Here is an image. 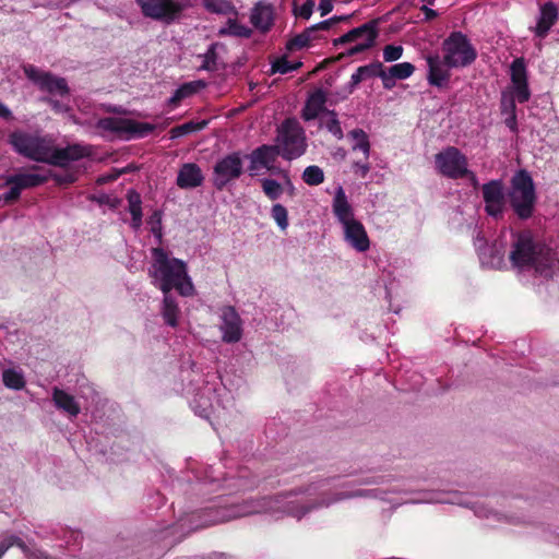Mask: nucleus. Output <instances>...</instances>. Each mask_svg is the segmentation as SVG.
Returning a JSON list of instances; mask_svg holds the SVG:
<instances>
[{
    "label": "nucleus",
    "mask_w": 559,
    "mask_h": 559,
    "mask_svg": "<svg viewBox=\"0 0 559 559\" xmlns=\"http://www.w3.org/2000/svg\"><path fill=\"white\" fill-rule=\"evenodd\" d=\"M261 185L263 192L272 201L277 200L283 193L282 186L274 179H263Z\"/></svg>",
    "instance_id": "obj_37"
},
{
    "label": "nucleus",
    "mask_w": 559,
    "mask_h": 559,
    "mask_svg": "<svg viewBox=\"0 0 559 559\" xmlns=\"http://www.w3.org/2000/svg\"><path fill=\"white\" fill-rule=\"evenodd\" d=\"M379 78L382 80L383 87L386 90H391L395 85V78L392 76L390 73V70L386 72L384 68L382 67V73L378 74Z\"/></svg>",
    "instance_id": "obj_52"
},
{
    "label": "nucleus",
    "mask_w": 559,
    "mask_h": 559,
    "mask_svg": "<svg viewBox=\"0 0 559 559\" xmlns=\"http://www.w3.org/2000/svg\"><path fill=\"white\" fill-rule=\"evenodd\" d=\"M510 96L514 97V102L518 100L521 104L528 102L531 98V91L528 87V83L525 82V83L514 84L513 93Z\"/></svg>",
    "instance_id": "obj_39"
},
{
    "label": "nucleus",
    "mask_w": 559,
    "mask_h": 559,
    "mask_svg": "<svg viewBox=\"0 0 559 559\" xmlns=\"http://www.w3.org/2000/svg\"><path fill=\"white\" fill-rule=\"evenodd\" d=\"M314 4V0H306L305 3L298 8L296 2H294L293 13L297 17L309 20L312 15Z\"/></svg>",
    "instance_id": "obj_41"
},
{
    "label": "nucleus",
    "mask_w": 559,
    "mask_h": 559,
    "mask_svg": "<svg viewBox=\"0 0 559 559\" xmlns=\"http://www.w3.org/2000/svg\"><path fill=\"white\" fill-rule=\"evenodd\" d=\"M301 178L308 186H319L324 181V173L319 166L311 165L305 168Z\"/></svg>",
    "instance_id": "obj_33"
},
{
    "label": "nucleus",
    "mask_w": 559,
    "mask_h": 559,
    "mask_svg": "<svg viewBox=\"0 0 559 559\" xmlns=\"http://www.w3.org/2000/svg\"><path fill=\"white\" fill-rule=\"evenodd\" d=\"M354 167H355V174L359 175L361 178H365L369 170H370V164L368 163V160H356L354 163Z\"/></svg>",
    "instance_id": "obj_51"
},
{
    "label": "nucleus",
    "mask_w": 559,
    "mask_h": 559,
    "mask_svg": "<svg viewBox=\"0 0 559 559\" xmlns=\"http://www.w3.org/2000/svg\"><path fill=\"white\" fill-rule=\"evenodd\" d=\"M348 136L355 141L353 150L360 151L364 155V159L368 160L370 155V142L368 134L362 129H354L348 132Z\"/></svg>",
    "instance_id": "obj_27"
},
{
    "label": "nucleus",
    "mask_w": 559,
    "mask_h": 559,
    "mask_svg": "<svg viewBox=\"0 0 559 559\" xmlns=\"http://www.w3.org/2000/svg\"><path fill=\"white\" fill-rule=\"evenodd\" d=\"M153 264L150 275L153 283L164 293L168 294L176 288L182 296H191L194 287L187 273V265L183 261L170 258L162 248L152 250Z\"/></svg>",
    "instance_id": "obj_2"
},
{
    "label": "nucleus",
    "mask_w": 559,
    "mask_h": 559,
    "mask_svg": "<svg viewBox=\"0 0 559 559\" xmlns=\"http://www.w3.org/2000/svg\"><path fill=\"white\" fill-rule=\"evenodd\" d=\"M144 16L171 23L181 12L182 7L175 0H136Z\"/></svg>",
    "instance_id": "obj_10"
},
{
    "label": "nucleus",
    "mask_w": 559,
    "mask_h": 559,
    "mask_svg": "<svg viewBox=\"0 0 559 559\" xmlns=\"http://www.w3.org/2000/svg\"><path fill=\"white\" fill-rule=\"evenodd\" d=\"M206 124H207L206 120H202V121H198V122H194V121L186 122L183 124L173 128L170 130V138L176 139V138H180V136L187 135L192 132L200 131V130L204 129L206 127Z\"/></svg>",
    "instance_id": "obj_32"
},
{
    "label": "nucleus",
    "mask_w": 559,
    "mask_h": 559,
    "mask_svg": "<svg viewBox=\"0 0 559 559\" xmlns=\"http://www.w3.org/2000/svg\"><path fill=\"white\" fill-rule=\"evenodd\" d=\"M554 255L552 249L534 237L531 230H522L515 235L509 259L514 267H533L539 275L550 277Z\"/></svg>",
    "instance_id": "obj_1"
},
{
    "label": "nucleus",
    "mask_w": 559,
    "mask_h": 559,
    "mask_svg": "<svg viewBox=\"0 0 559 559\" xmlns=\"http://www.w3.org/2000/svg\"><path fill=\"white\" fill-rule=\"evenodd\" d=\"M221 317L223 324V340L227 343L237 342L241 336V320L234 308L225 307L222 309Z\"/></svg>",
    "instance_id": "obj_16"
},
{
    "label": "nucleus",
    "mask_w": 559,
    "mask_h": 559,
    "mask_svg": "<svg viewBox=\"0 0 559 559\" xmlns=\"http://www.w3.org/2000/svg\"><path fill=\"white\" fill-rule=\"evenodd\" d=\"M428 64V82L432 86L442 87L450 80V72L448 69H443V60L440 59L439 55H429L426 58Z\"/></svg>",
    "instance_id": "obj_19"
},
{
    "label": "nucleus",
    "mask_w": 559,
    "mask_h": 559,
    "mask_svg": "<svg viewBox=\"0 0 559 559\" xmlns=\"http://www.w3.org/2000/svg\"><path fill=\"white\" fill-rule=\"evenodd\" d=\"M52 401L58 409H61L71 417H76L81 412V407L74 396L59 388L52 389Z\"/></svg>",
    "instance_id": "obj_23"
},
{
    "label": "nucleus",
    "mask_w": 559,
    "mask_h": 559,
    "mask_svg": "<svg viewBox=\"0 0 559 559\" xmlns=\"http://www.w3.org/2000/svg\"><path fill=\"white\" fill-rule=\"evenodd\" d=\"M377 26H378V20H371L358 27L350 29L349 32L340 36L338 38H335L333 40V45L340 46V45L356 41L360 38H364V40H365L372 33H378Z\"/></svg>",
    "instance_id": "obj_22"
},
{
    "label": "nucleus",
    "mask_w": 559,
    "mask_h": 559,
    "mask_svg": "<svg viewBox=\"0 0 559 559\" xmlns=\"http://www.w3.org/2000/svg\"><path fill=\"white\" fill-rule=\"evenodd\" d=\"M349 15H344V16H333L331 19H328L325 21H322V22H319L312 26H310V28H312V33H318L320 31H328L330 29L334 24L338 23V22H342V21H347L349 20Z\"/></svg>",
    "instance_id": "obj_46"
},
{
    "label": "nucleus",
    "mask_w": 559,
    "mask_h": 559,
    "mask_svg": "<svg viewBox=\"0 0 559 559\" xmlns=\"http://www.w3.org/2000/svg\"><path fill=\"white\" fill-rule=\"evenodd\" d=\"M13 545H16L28 559H39V556L36 552L32 551L29 547L21 538L16 536H9L0 543V559L5 554V551Z\"/></svg>",
    "instance_id": "obj_30"
},
{
    "label": "nucleus",
    "mask_w": 559,
    "mask_h": 559,
    "mask_svg": "<svg viewBox=\"0 0 559 559\" xmlns=\"http://www.w3.org/2000/svg\"><path fill=\"white\" fill-rule=\"evenodd\" d=\"M311 37H312V41L321 39V36H320L319 32L318 33H312Z\"/></svg>",
    "instance_id": "obj_63"
},
{
    "label": "nucleus",
    "mask_w": 559,
    "mask_h": 559,
    "mask_svg": "<svg viewBox=\"0 0 559 559\" xmlns=\"http://www.w3.org/2000/svg\"><path fill=\"white\" fill-rule=\"evenodd\" d=\"M559 19V11L557 5L552 1H548L540 5L539 17L534 28L535 35L543 39L545 38L550 28L556 24Z\"/></svg>",
    "instance_id": "obj_17"
},
{
    "label": "nucleus",
    "mask_w": 559,
    "mask_h": 559,
    "mask_svg": "<svg viewBox=\"0 0 559 559\" xmlns=\"http://www.w3.org/2000/svg\"><path fill=\"white\" fill-rule=\"evenodd\" d=\"M436 168L449 179H462L468 175L467 157L455 146H448L435 155Z\"/></svg>",
    "instance_id": "obj_8"
},
{
    "label": "nucleus",
    "mask_w": 559,
    "mask_h": 559,
    "mask_svg": "<svg viewBox=\"0 0 559 559\" xmlns=\"http://www.w3.org/2000/svg\"><path fill=\"white\" fill-rule=\"evenodd\" d=\"M23 71L26 78L36 84L40 91L59 96L69 94L66 79L45 72L32 64L24 66Z\"/></svg>",
    "instance_id": "obj_9"
},
{
    "label": "nucleus",
    "mask_w": 559,
    "mask_h": 559,
    "mask_svg": "<svg viewBox=\"0 0 559 559\" xmlns=\"http://www.w3.org/2000/svg\"><path fill=\"white\" fill-rule=\"evenodd\" d=\"M0 117L4 118V119H9L11 118V111L10 109L0 102Z\"/></svg>",
    "instance_id": "obj_60"
},
{
    "label": "nucleus",
    "mask_w": 559,
    "mask_h": 559,
    "mask_svg": "<svg viewBox=\"0 0 559 559\" xmlns=\"http://www.w3.org/2000/svg\"><path fill=\"white\" fill-rule=\"evenodd\" d=\"M128 206L141 205V195L135 190H128L127 192Z\"/></svg>",
    "instance_id": "obj_57"
},
{
    "label": "nucleus",
    "mask_w": 559,
    "mask_h": 559,
    "mask_svg": "<svg viewBox=\"0 0 559 559\" xmlns=\"http://www.w3.org/2000/svg\"><path fill=\"white\" fill-rule=\"evenodd\" d=\"M466 178L469 179V181L474 188H476L478 186V180H477L476 175L473 171H471L469 169H468V175Z\"/></svg>",
    "instance_id": "obj_62"
},
{
    "label": "nucleus",
    "mask_w": 559,
    "mask_h": 559,
    "mask_svg": "<svg viewBox=\"0 0 559 559\" xmlns=\"http://www.w3.org/2000/svg\"><path fill=\"white\" fill-rule=\"evenodd\" d=\"M219 35H231L236 37L245 36V26L236 23L234 20H228L226 26L219 28Z\"/></svg>",
    "instance_id": "obj_42"
},
{
    "label": "nucleus",
    "mask_w": 559,
    "mask_h": 559,
    "mask_svg": "<svg viewBox=\"0 0 559 559\" xmlns=\"http://www.w3.org/2000/svg\"><path fill=\"white\" fill-rule=\"evenodd\" d=\"M205 9L213 13H226L230 5L226 0H203Z\"/></svg>",
    "instance_id": "obj_45"
},
{
    "label": "nucleus",
    "mask_w": 559,
    "mask_h": 559,
    "mask_svg": "<svg viewBox=\"0 0 559 559\" xmlns=\"http://www.w3.org/2000/svg\"><path fill=\"white\" fill-rule=\"evenodd\" d=\"M389 70L396 80H405L414 73L415 67L411 62H402L391 66Z\"/></svg>",
    "instance_id": "obj_35"
},
{
    "label": "nucleus",
    "mask_w": 559,
    "mask_h": 559,
    "mask_svg": "<svg viewBox=\"0 0 559 559\" xmlns=\"http://www.w3.org/2000/svg\"><path fill=\"white\" fill-rule=\"evenodd\" d=\"M275 20V8L266 0L258 1L251 10L250 23L262 34L271 31Z\"/></svg>",
    "instance_id": "obj_14"
},
{
    "label": "nucleus",
    "mask_w": 559,
    "mask_h": 559,
    "mask_svg": "<svg viewBox=\"0 0 559 559\" xmlns=\"http://www.w3.org/2000/svg\"><path fill=\"white\" fill-rule=\"evenodd\" d=\"M420 10L424 12L426 21H431L438 16L437 11L430 9L428 5H423Z\"/></svg>",
    "instance_id": "obj_59"
},
{
    "label": "nucleus",
    "mask_w": 559,
    "mask_h": 559,
    "mask_svg": "<svg viewBox=\"0 0 559 559\" xmlns=\"http://www.w3.org/2000/svg\"><path fill=\"white\" fill-rule=\"evenodd\" d=\"M312 28L307 27L300 34L295 35L286 43V49L290 52L310 47L312 44Z\"/></svg>",
    "instance_id": "obj_31"
},
{
    "label": "nucleus",
    "mask_w": 559,
    "mask_h": 559,
    "mask_svg": "<svg viewBox=\"0 0 559 559\" xmlns=\"http://www.w3.org/2000/svg\"><path fill=\"white\" fill-rule=\"evenodd\" d=\"M3 384L8 389L22 390L25 386L24 374L16 368L5 369L2 373Z\"/></svg>",
    "instance_id": "obj_29"
},
{
    "label": "nucleus",
    "mask_w": 559,
    "mask_h": 559,
    "mask_svg": "<svg viewBox=\"0 0 559 559\" xmlns=\"http://www.w3.org/2000/svg\"><path fill=\"white\" fill-rule=\"evenodd\" d=\"M292 71H294V67H292V62H289L286 57L276 59L272 64L273 73L286 74Z\"/></svg>",
    "instance_id": "obj_48"
},
{
    "label": "nucleus",
    "mask_w": 559,
    "mask_h": 559,
    "mask_svg": "<svg viewBox=\"0 0 559 559\" xmlns=\"http://www.w3.org/2000/svg\"><path fill=\"white\" fill-rule=\"evenodd\" d=\"M500 110L504 118V124L510 129L512 133H518V118H516V105L514 97L502 94L500 100Z\"/></svg>",
    "instance_id": "obj_26"
},
{
    "label": "nucleus",
    "mask_w": 559,
    "mask_h": 559,
    "mask_svg": "<svg viewBox=\"0 0 559 559\" xmlns=\"http://www.w3.org/2000/svg\"><path fill=\"white\" fill-rule=\"evenodd\" d=\"M242 171V159L239 153L226 155L214 166L213 182L218 189L238 178Z\"/></svg>",
    "instance_id": "obj_12"
},
{
    "label": "nucleus",
    "mask_w": 559,
    "mask_h": 559,
    "mask_svg": "<svg viewBox=\"0 0 559 559\" xmlns=\"http://www.w3.org/2000/svg\"><path fill=\"white\" fill-rule=\"evenodd\" d=\"M280 156L293 160L307 151V139L304 128L295 118L285 119L278 128L277 144Z\"/></svg>",
    "instance_id": "obj_4"
},
{
    "label": "nucleus",
    "mask_w": 559,
    "mask_h": 559,
    "mask_svg": "<svg viewBox=\"0 0 559 559\" xmlns=\"http://www.w3.org/2000/svg\"><path fill=\"white\" fill-rule=\"evenodd\" d=\"M485 212L496 219L501 218L504 212L507 194L503 182L500 179H492L481 186Z\"/></svg>",
    "instance_id": "obj_11"
},
{
    "label": "nucleus",
    "mask_w": 559,
    "mask_h": 559,
    "mask_svg": "<svg viewBox=\"0 0 559 559\" xmlns=\"http://www.w3.org/2000/svg\"><path fill=\"white\" fill-rule=\"evenodd\" d=\"M148 223L152 225V233L157 235L160 238V236H162V234H160V214L158 212H155L150 217Z\"/></svg>",
    "instance_id": "obj_54"
},
{
    "label": "nucleus",
    "mask_w": 559,
    "mask_h": 559,
    "mask_svg": "<svg viewBox=\"0 0 559 559\" xmlns=\"http://www.w3.org/2000/svg\"><path fill=\"white\" fill-rule=\"evenodd\" d=\"M364 81L361 73L359 72V68L356 70L355 73L350 76V82L348 85V93L352 94L356 86Z\"/></svg>",
    "instance_id": "obj_56"
},
{
    "label": "nucleus",
    "mask_w": 559,
    "mask_h": 559,
    "mask_svg": "<svg viewBox=\"0 0 559 559\" xmlns=\"http://www.w3.org/2000/svg\"><path fill=\"white\" fill-rule=\"evenodd\" d=\"M359 72L362 75L364 81L370 78H376L382 73V63L374 61L366 66L359 67Z\"/></svg>",
    "instance_id": "obj_43"
},
{
    "label": "nucleus",
    "mask_w": 559,
    "mask_h": 559,
    "mask_svg": "<svg viewBox=\"0 0 559 559\" xmlns=\"http://www.w3.org/2000/svg\"><path fill=\"white\" fill-rule=\"evenodd\" d=\"M326 100V93L322 88H317L310 93L301 110V118L305 121L314 120L320 112L325 111Z\"/></svg>",
    "instance_id": "obj_18"
},
{
    "label": "nucleus",
    "mask_w": 559,
    "mask_h": 559,
    "mask_svg": "<svg viewBox=\"0 0 559 559\" xmlns=\"http://www.w3.org/2000/svg\"><path fill=\"white\" fill-rule=\"evenodd\" d=\"M378 37V33H372L368 38H366L364 41L350 47L346 53H341L337 59H341L344 56H355L357 53L364 52L365 50L370 49L373 47L376 39Z\"/></svg>",
    "instance_id": "obj_36"
},
{
    "label": "nucleus",
    "mask_w": 559,
    "mask_h": 559,
    "mask_svg": "<svg viewBox=\"0 0 559 559\" xmlns=\"http://www.w3.org/2000/svg\"><path fill=\"white\" fill-rule=\"evenodd\" d=\"M218 44H212L207 51L203 55V63L201 69L213 71L216 70V48Z\"/></svg>",
    "instance_id": "obj_40"
},
{
    "label": "nucleus",
    "mask_w": 559,
    "mask_h": 559,
    "mask_svg": "<svg viewBox=\"0 0 559 559\" xmlns=\"http://www.w3.org/2000/svg\"><path fill=\"white\" fill-rule=\"evenodd\" d=\"M345 240L358 252H365L370 247L369 237L364 225L355 219L344 224Z\"/></svg>",
    "instance_id": "obj_15"
},
{
    "label": "nucleus",
    "mask_w": 559,
    "mask_h": 559,
    "mask_svg": "<svg viewBox=\"0 0 559 559\" xmlns=\"http://www.w3.org/2000/svg\"><path fill=\"white\" fill-rule=\"evenodd\" d=\"M507 199L519 219L527 221L533 217L537 194L534 180L527 170L520 169L512 176Z\"/></svg>",
    "instance_id": "obj_3"
},
{
    "label": "nucleus",
    "mask_w": 559,
    "mask_h": 559,
    "mask_svg": "<svg viewBox=\"0 0 559 559\" xmlns=\"http://www.w3.org/2000/svg\"><path fill=\"white\" fill-rule=\"evenodd\" d=\"M203 181L200 167L197 164L188 163L182 165L177 176V185L180 188L189 189L199 187Z\"/></svg>",
    "instance_id": "obj_20"
},
{
    "label": "nucleus",
    "mask_w": 559,
    "mask_h": 559,
    "mask_svg": "<svg viewBox=\"0 0 559 559\" xmlns=\"http://www.w3.org/2000/svg\"><path fill=\"white\" fill-rule=\"evenodd\" d=\"M43 100L48 103L56 112H67L69 110L68 105H66L59 100H56L51 97H44Z\"/></svg>",
    "instance_id": "obj_53"
},
{
    "label": "nucleus",
    "mask_w": 559,
    "mask_h": 559,
    "mask_svg": "<svg viewBox=\"0 0 559 559\" xmlns=\"http://www.w3.org/2000/svg\"><path fill=\"white\" fill-rule=\"evenodd\" d=\"M272 217L282 230H285L288 226V213L285 206L277 203L272 207Z\"/></svg>",
    "instance_id": "obj_38"
},
{
    "label": "nucleus",
    "mask_w": 559,
    "mask_h": 559,
    "mask_svg": "<svg viewBox=\"0 0 559 559\" xmlns=\"http://www.w3.org/2000/svg\"><path fill=\"white\" fill-rule=\"evenodd\" d=\"M333 10V4L329 0H320L319 3V11L321 13V16L328 15Z\"/></svg>",
    "instance_id": "obj_58"
},
{
    "label": "nucleus",
    "mask_w": 559,
    "mask_h": 559,
    "mask_svg": "<svg viewBox=\"0 0 559 559\" xmlns=\"http://www.w3.org/2000/svg\"><path fill=\"white\" fill-rule=\"evenodd\" d=\"M49 153L50 155L48 160H46V164L58 167H67L70 163L88 156L91 154V150L90 147L81 144L68 145L64 148H56L52 142Z\"/></svg>",
    "instance_id": "obj_13"
},
{
    "label": "nucleus",
    "mask_w": 559,
    "mask_h": 559,
    "mask_svg": "<svg viewBox=\"0 0 559 559\" xmlns=\"http://www.w3.org/2000/svg\"><path fill=\"white\" fill-rule=\"evenodd\" d=\"M443 64L451 68H465L477 58V51L466 35L453 32L442 44Z\"/></svg>",
    "instance_id": "obj_5"
},
{
    "label": "nucleus",
    "mask_w": 559,
    "mask_h": 559,
    "mask_svg": "<svg viewBox=\"0 0 559 559\" xmlns=\"http://www.w3.org/2000/svg\"><path fill=\"white\" fill-rule=\"evenodd\" d=\"M47 180V175L24 173L8 177L5 180V185H16L19 189L22 191L23 189L40 186Z\"/></svg>",
    "instance_id": "obj_25"
},
{
    "label": "nucleus",
    "mask_w": 559,
    "mask_h": 559,
    "mask_svg": "<svg viewBox=\"0 0 559 559\" xmlns=\"http://www.w3.org/2000/svg\"><path fill=\"white\" fill-rule=\"evenodd\" d=\"M511 81L513 85L527 82L526 67L522 58L514 59L511 63Z\"/></svg>",
    "instance_id": "obj_34"
},
{
    "label": "nucleus",
    "mask_w": 559,
    "mask_h": 559,
    "mask_svg": "<svg viewBox=\"0 0 559 559\" xmlns=\"http://www.w3.org/2000/svg\"><path fill=\"white\" fill-rule=\"evenodd\" d=\"M104 134L111 133L124 139L143 138L155 130V126L128 118L106 117L96 122Z\"/></svg>",
    "instance_id": "obj_7"
},
{
    "label": "nucleus",
    "mask_w": 559,
    "mask_h": 559,
    "mask_svg": "<svg viewBox=\"0 0 559 559\" xmlns=\"http://www.w3.org/2000/svg\"><path fill=\"white\" fill-rule=\"evenodd\" d=\"M163 318L170 326H176L178 323L179 308L174 298L168 294H164L163 300Z\"/></svg>",
    "instance_id": "obj_28"
},
{
    "label": "nucleus",
    "mask_w": 559,
    "mask_h": 559,
    "mask_svg": "<svg viewBox=\"0 0 559 559\" xmlns=\"http://www.w3.org/2000/svg\"><path fill=\"white\" fill-rule=\"evenodd\" d=\"M204 86H205L204 82L195 81V82L186 83L178 88H179V94H182L186 98V97H189L192 94H194L199 90V87H204Z\"/></svg>",
    "instance_id": "obj_50"
},
{
    "label": "nucleus",
    "mask_w": 559,
    "mask_h": 559,
    "mask_svg": "<svg viewBox=\"0 0 559 559\" xmlns=\"http://www.w3.org/2000/svg\"><path fill=\"white\" fill-rule=\"evenodd\" d=\"M403 47L395 45H386L383 48V59L385 62H393L399 60L403 55Z\"/></svg>",
    "instance_id": "obj_47"
},
{
    "label": "nucleus",
    "mask_w": 559,
    "mask_h": 559,
    "mask_svg": "<svg viewBox=\"0 0 559 559\" xmlns=\"http://www.w3.org/2000/svg\"><path fill=\"white\" fill-rule=\"evenodd\" d=\"M9 143L20 155L38 163H46L50 155L52 140L24 131H14L9 136Z\"/></svg>",
    "instance_id": "obj_6"
},
{
    "label": "nucleus",
    "mask_w": 559,
    "mask_h": 559,
    "mask_svg": "<svg viewBox=\"0 0 559 559\" xmlns=\"http://www.w3.org/2000/svg\"><path fill=\"white\" fill-rule=\"evenodd\" d=\"M128 209L132 216L131 226L134 230H139L142 226V207L141 205H130Z\"/></svg>",
    "instance_id": "obj_49"
},
{
    "label": "nucleus",
    "mask_w": 559,
    "mask_h": 559,
    "mask_svg": "<svg viewBox=\"0 0 559 559\" xmlns=\"http://www.w3.org/2000/svg\"><path fill=\"white\" fill-rule=\"evenodd\" d=\"M10 190L3 195V200L8 203L13 202L19 199L21 194V190L16 185H10Z\"/></svg>",
    "instance_id": "obj_55"
},
{
    "label": "nucleus",
    "mask_w": 559,
    "mask_h": 559,
    "mask_svg": "<svg viewBox=\"0 0 559 559\" xmlns=\"http://www.w3.org/2000/svg\"><path fill=\"white\" fill-rule=\"evenodd\" d=\"M277 156H280V151L276 145H262L251 154V169H254L257 164L270 168Z\"/></svg>",
    "instance_id": "obj_24"
},
{
    "label": "nucleus",
    "mask_w": 559,
    "mask_h": 559,
    "mask_svg": "<svg viewBox=\"0 0 559 559\" xmlns=\"http://www.w3.org/2000/svg\"><path fill=\"white\" fill-rule=\"evenodd\" d=\"M332 209L334 215L343 225L347 224L348 222L355 221L353 209L342 187H338L335 191Z\"/></svg>",
    "instance_id": "obj_21"
},
{
    "label": "nucleus",
    "mask_w": 559,
    "mask_h": 559,
    "mask_svg": "<svg viewBox=\"0 0 559 559\" xmlns=\"http://www.w3.org/2000/svg\"><path fill=\"white\" fill-rule=\"evenodd\" d=\"M328 114L332 116V118L325 123V128L336 139L341 140L343 138V130L337 119V115L334 110H329Z\"/></svg>",
    "instance_id": "obj_44"
},
{
    "label": "nucleus",
    "mask_w": 559,
    "mask_h": 559,
    "mask_svg": "<svg viewBox=\"0 0 559 559\" xmlns=\"http://www.w3.org/2000/svg\"><path fill=\"white\" fill-rule=\"evenodd\" d=\"M301 66H302V62H300V61L292 63V67H294V71L299 69Z\"/></svg>",
    "instance_id": "obj_64"
},
{
    "label": "nucleus",
    "mask_w": 559,
    "mask_h": 559,
    "mask_svg": "<svg viewBox=\"0 0 559 559\" xmlns=\"http://www.w3.org/2000/svg\"><path fill=\"white\" fill-rule=\"evenodd\" d=\"M183 98H185V96L182 94H179V88H177L175 91L174 95L170 97L169 102L173 104H178Z\"/></svg>",
    "instance_id": "obj_61"
}]
</instances>
